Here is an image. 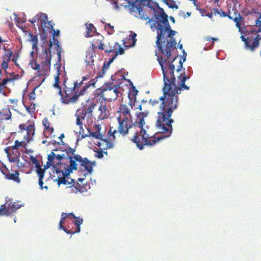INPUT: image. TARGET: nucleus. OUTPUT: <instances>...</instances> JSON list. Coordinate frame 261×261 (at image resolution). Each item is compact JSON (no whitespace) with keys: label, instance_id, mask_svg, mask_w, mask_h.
I'll list each match as a JSON object with an SVG mask.
<instances>
[{"label":"nucleus","instance_id":"6ab92c4d","mask_svg":"<svg viewBox=\"0 0 261 261\" xmlns=\"http://www.w3.org/2000/svg\"><path fill=\"white\" fill-rule=\"evenodd\" d=\"M100 105L98 109V119L100 120H104L108 118L110 115V110L107 107L106 103L105 101L100 100Z\"/></svg>","mask_w":261,"mask_h":261},{"label":"nucleus","instance_id":"5fc2aeb1","mask_svg":"<svg viewBox=\"0 0 261 261\" xmlns=\"http://www.w3.org/2000/svg\"><path fill=\"white\" fill-rule=\"evenodd\" d=\"M213 14H214V12L212 11V12L208 13L207 14H205V16L212 19L213 17Z\"/></svg>","mask_w":261,"mask_h":261},{"label":"nucleus","instance_id":"3c124183","mask_svg":"<svg viewBox=\"0 0 261 261\" xmlns=\"http://www.w3.org/2000/svg\"><path fill=\"white\" fill-rule=\"evenodd\" d=\"M61 229H62L63 231H64L65 232H66L67 234H74L75 233V230L74 231H72V230H68L66 229L65 227H63V228H60Z\"/></svg>","mask_w":261,"mask_h":261},{"label":"nucleus","instance_id":"c756f323","mask_svg":"<svg viewBox=\"0 0 261 261\" xmlns=\"http://www.w3.org/2000/svg\"><path fill=\"white\" fill-rule=\"evenodd\" d=\"M213 11L215 15L218 14L221 17H227L229 19H232V16H231L229 13L223 11L222 9H218L217 8H213Z\"/></svg>","mask_w":261,"mask_h":261},{"label":"nucleus","instance_id":"393cba45","mask_svg":"<svg viewBox=\"0 0 261 261\" xmlns=\"http://www.w3.org/2000/svg\"><path fill=\"white\" fill-rule=\"evenodd\" d=\"M236 17H232V19H230V20H233L236 23V26L239 30V32L241 33L242 34L243 33L242 31V28L241 27L242 22L244 20V18L241 16L240 14L239 13H235Z\"/></svg>","mask_w":261,"mask_h":261},{"label":"nucleus","instance_id":"aec40b11","mask_svg":"<svg viewBox=\"0 0 261 261\" xmlns=\"http://www.w3.org/2000/svg\"><path fill=\"white\" fill-rule=\"evenodd\" d=\"M42 124L44 127V134L46 138L51 137V135L54 132V129L50 126L48 119L45 118L42 120Z\"/></svg>","mask_w":261,"mask_h":261},{"label":"nucleus","instance_id":"20e7f679","mask_svg":"<svg viewBox=\"0 0 261 261\" xmlns=\"http://www.w3.org/2000/svg\"><path fill=\"white\" fill-rule=\"evenodd\" d=\"M129 102L127 104H121L117 111L118 116L117 120L118 123L117 129L113 127H110L108 134L110 137L112 136L113 139H116V135L119 134L122 136L128 135L130 130L133 128L134 124L132 120L130 110L133 108L132 99L128 96Z\"/></svg>","mask_w":261,"mask_h":261},{"label":"nucleus","instance_id":"4d7b16f0","mask_svg":"<svg viewBox=\"0 0 261 261\" xmlns=\"http://www.w3.org/2000/svg\"><path fill=\"white\" fill-rule=\"evenodd\" d=\"M9 101L11 103L16 104L17 101H18V100L16 99H10Z\"/></svg>","mask_w":261,"mask_h":261},{"label":"nucleus","instance_id":"39448f33","mask_svg":"<svg viewBox=\"0 0 261 261\" xmlns=\"http://www.w3.org/2000/svg\"><path fill=\"white\" fill-rule=\"evenodd\" d=\"M89 79V76H85L83 77L81 82H74L73 86L71 87H68L66 85V81L64 82V91L66 93V96L64 97V101L66 104L76 103L79 100L80 96L84 95L86 91L90 86L95 85L96 82L94 81V80L84 84V82Z\"/></svg>","mask_w":261,"mask_h":261},{"label":"nucleus","instance_id":"7c9ffc66","mask_svg":"<svg viewBox=\"0 0 261 261\" xmlns=\"http://www.w3.org/2000/svg\"><path fill=\"white\" fill-rule=\"evenodd\" d=\"M75 220L73 221V223L76 225L75 232H79L81 230V225L83 223V219L79 217L75 218Z\"/></svg>","mask_w":261,"mask_h":261},{"label":"nucleus","instance_id":"6e6552de","mask_svg":"<svg viewBox=\"0 0 261 261\" xmlns=\"http://www.w3.org/2000/svg\"><path fill=\"white\" fill-rule=\"evenodd\" d=\"M120 87L112 83L106 84L99 92L95 94L97 101L102 100L112 101L117 99L120 93Z\"/></svg>","mask_w":261,"mask_h":261},{"label":"nucleus","instance_id":"4c0bfd02","mask_svg":"<svg viewBox=\"0 0 261 261\" xmlns=\"http://www.w3.org/2000/svg\"><path fill=\"white\" fill-rule=\"evenodd\" d=\"M103 40V37L102 36H99V38H98L96 41V43L98 44L97 48L101 50H105L106 48L104 47V44L102 42V40Z\"/></svg>","mask_w":261,"mask_h":261},{"label":"nucleus","instance_id":"052dcab7","mask_svg":"<svg viewBox=\"0 0 261 261\" xmlns=\"http://www.w3.org/2000/svg\"><path fill=\"white\" fill-rule=\"evenodd\" d=\"M117 56L115 55L113 57H112V58H110L108 61V62L111 64L113 61V60H114V59Z\"/></svg>","mask_w":261,"mask_h":261},{"label":"nucleus","instance_id":"0eeeda50","mask_svg":"<svg viewBox=\"0 0 261 261\" xmlns=\"http://www.w3.org/2000/svg\"><path fill=\"white\" fill-rule=\"evenodd\" d=\"M69 161L66 163L68 168L67 174L71 173L73 170L79 169L80 171H86L91 173L93 170V164L87 158H82L79 154H76L72 157H69Z\"/></svg>","mask_w":261,"mask_h":261},{"label":"nucleus","instance_id":"58836bf2","mask_svg":"<svg viewBox=\"0 0 261 261\" xmlns=\"http://www.w3.org/2000/svg\"><path fill=\"white\" fill-rule=\"evenodd\" d=\"M75 183L73 181V182L72 184L69 185V188L70 189L71 193H77V192H80L79 187L77 185V183L76 185H74Z\"/></svg>","mask_w":261,"mask_h":261},{"label":"nucleus","instance_id":"8fccbe9b","mask_svg":"<svg viewBox=\"0 0 261 261\" xmlns=\"http://www.w3.org/2000/svg\"><path fill=\"white\" fill-rule=\"evenodd\" d=\"M60 34V31L59 30H57V31H55L54 30V31H53V41H55V40H58V39H56L55 38V37H58Z\"/></svg>","mask_w":261,"mask_h":261},{"label":"nucleus","instance_id":"72a5a7b5","mask_svg":"<svg viewBox=\"0 0 261 261\" xmlns=\"http://www.w3.org/2000/svg\"><path fill=\"white\" fill-rule=\"evenodd\" d=\"M163 2L168 6L169 8L178 9V7L173 0H163Z\"/></svg>","mask_w":261,"mask_h":261},{"label":"nucleus","instance_id":"09e8293b","mask_svg":"<svg viewBox=\"0 0 261 261\" xmlns=\"http://www.w3.org/2000/svg\"><path fill=\"white\" fill-rule=\"evenodd\" d=\"M20 77V76L18 74H15L14 75V76L11 77V78H7V79H4V80H8V83L9 82H11V81H15V80H17L19 79V78Z\"/></svg>","mask_w":261,"mask_h":261},{"label":"nucleus","instance_id":"e433bc0d","mask_svg":"<svg viewBox=\"0 0 261 261\" xmlns=\"http://www.w3.org/2000/svg\"><path fill=\"white\" fill-rule=\"evenodd\" d=\"M24 106L29 113L32 114L35 112L36 109V105L35 103H32L29 106H27L24 105Z\"/></svg>","mask_w":261,"mask_h":261},{"label":"nucleus","instance_id":"774afa93","mask_svg":"<svg viewBox=\"0 0 261 261\" xmlns=\"http://www.w3.org/2000/svg\"><path fill=\"white\" fill-rule=\"evenodd\" d=\"M3 49H4V50H5V51H8V53H9V51H8L9 50L7 49H6V47H5V46H4V47H3Z\"/></svg>","mask_w":261,"mask_h":261},{"label":"nucleus","instance_id":"423d86ee","mask_svg":"<svg viewBox=\"0 0 261 261\" xmlns=\"http://www.w3.org/2000/svg\"><path fill=\"white\" fill-rule=\"evenodd\" d=\"M261 32V28L257 30L251 29L250 30H246L240 37L241 40L244 43V48L254 52L258 48L260 44L261 36L258 34Z\"/></svg>","mask_w":261,"mask_h":261},{"label":"nucleus","instance_id":"e2e57ef3","mask_svg":"<svg viewBox=\"0 0 261 261\" xmlns=\"http://www.w3.org/2000/svg\"><path fill=\"white\" fill-rule=\"evenodd\" d=\"M169 19H170V20L173 22V23H175V19L173 17V16H170L169 17Z\"/></svg>","mask_w":261,"mask_h":261},{"label":"nucleus","instance_id":"7ed1b4c3","mask_svg":"<svg viewBox=\"0 0 261 261\" xmlns=\"http://www.w3.org/2000/svg\"><path fill=\"white\" fill-rule=\"evenodd\" d=\"M148 115L147 112H140L137 114V119L135 124H134L133 128L138 126L139 130L134 133V135L130 140L136 144L138 148L142 150L146 145L152 146L160 141L164 139L166 137V134H162L161 136H153L149 137V135L146 133V130L143 128V125L145 124L144 118Z\"/></svg>","mask_w":261,"mask_h":261},{"label":"nucleus","instance_id":"37998d69","mask_svg":"<svg viewBox=\"0 0 261 261\" xmlns=\"http://www.w3.org/2000/svg\"><path fill=\"white\" fill-rule=\"evenodd\" d=\"M66 218H67V215L66 214V213H62L61 214V217L60 221L59 222V228L60 229L62 227L63 228V227H64L63 226V224H64L65 220H66Z\"/></svg>","mask_w":261,"mask_h":261},{"label":"nucleus","instance_id":"f8f14e48","mask_svg":"<svg viewBox=\"0 0 261 261\" xmlns=\"http://www.w3.org/2000/svg\"><path fill=\"white\" fill-rule=\"evenodd\" d=\"M75 149L69 146H68L61 153L56 154L51 151L50 154L48 155V167L51 165V163H60L61 162L66 165V163H68L69 161V157H72L75 155Z\"/></svg>","mask_w":261,"mask_h":261},{"label":"nucleus","instance_id":"ea45409f","mask_svg":"<svg viewBox=\"0 0 261 261\" xmlns=\"http://www.w3.org/2000/svg\"><path fill=\"white\" fill-rule=\"evenodd\" d=\"M103 149H102L101 148V147H100V149L97 150V151H96V154H95V157L98 158V159H101L102 158L103 156V154H106V155L108 154V152L107 151H103Z\"/></svg>","mask_w":261,"mask_h":261},{"label":"nucleus","instance_id":"2f4dec72","mask_svg":"<svg viewBox=\"0 0 261 261\" xmlns=\"http://www.w3.org/2000/svg\"><path fill=\"white\" fill-rule=\"evenodd\" d=\"M102 22L105 24V30L107 32L109 35H112L115 32L114 27L111 25L110 23H106L102 21Z\"/></svg>","mask_w":261,"mask_h":261},{"label":"nucleus","instance_id":"dca6fc26","mask_svg":"<svg viewBox=\"0 0 261 261\" xmlns=\"http://www.w3.org/2000/svg\"><path fill=\"white\" fill-rule=\"evenodd\" d=\"M47 20L48 16L47 14L43 13L37 14L32 20H29V21L32 23H34L37 21L40 22V27L39 28V30L41 33V38L43 40L47 38V34H46L45 27H46V21Z\"/></svg>","mask_w":261,"mask_h":261},{"label":"nucleus","instance_id":"cd10ccee","mask_svg":"<svg viewBox=\"0 0 261 261\" xmlns=\"http://www.w3.org/2000/svg\"><path fill=\"white\" fill-rule=\"evenodd\" d=\"M22 140L19 141L18 140H15L14 142V145L12 146V149L18 150L20 148H22L25 149L27 147V145L28 143H30V141H28V142L24 140V138H22Z\"/></svg>","mask_w":261,"mask_h":261},{"label":"nucleus","instance_id":"1a4fd4ad","mask_svg":"<svg viewBox=\"0 0 261 261\" xmlns=\"http://www.w3.org/2000/svg\"><path fill=\"white\" fill-rule=\"evenodd\" d=\"M53 45V41H50L48 48H44L42 51V60L40 65L35 62L32 65V67L35 70H38L37 74L39 76L45 75L50 69L51 65V55L50 48Z\"/></svg>","mask_w":261,"mask_h":261},{"label":"nucleus","instance_id":"c85d7f7f","mask_svg":"<svg viewBox=\"0 0 261 261\" xmlns=\"http://www.w3.org/2000/svg\"><path fill=\"white\" fill-rule=\"evenodd\" d=\"M86 25L87 31L85 36L87 38L92 37L96 32V28L92 23L86 24Z\"/></svg>","mask_w":261,"mask_h":261},{"label":"nucleus","instance_id":"de8ad7c7","mask_svg":"<svg viewBox=\"0 0 261 261\" xmlns=\"http://www.w3.org/2000/svg\"><path fill=\"white\" fill-rule=\"evenodd\" d=\"M132 35L131 36L132 37V43L129 46H134L135 45V43L137 41V39L136 38V37L137 36V34L135 33H132Z\"/></svg>","mask_w":261,"mask_h":261},{"label":"nucleus","instance_id":"f257e3e1","mask_svg":"<svg viewBox=\"0 0 261 261\" xmlns=\"http://www.w3.org/2000/svg\"><path fill=\"white\" fill-rule=\"evenodd\" d=\"M161 54V56H159L155 53L163 74V95L157 99H150L149 103L152 107H159V111L157 113L155 122V126L159 132L166 134V137H170L173 130L172 124L174 122L171 116L178 105L177 95L180 93L181 90L189 89V87L185 84L189 77L186 75L182 69V63L180 60L176 70L177 77L180 81L176 84L174 74L175 66L173 63L177 56L173 57L172 54L170 56L166 54Z\"/></svg>","mask_w":261,"mask_h":261},{"label":"nucleus","instance_id":"a878e982","mask_svg":"<svg viewBox=\"0 0 261 261\" xmlns=\"http://www.w3.org/2000/svg\"><path fill=\"white\" fill-rule=\"evenodd\" d=\"M85 178H79L78 179L79 181L82 184L81 185V184H79L78 182H77V185L79 187V190L80 193L86 192L91 188L90 183L87 181L85 182Z\"/></svg>","mask_w":261,"mask_h":261},{"label":"nucleus","instance_id":"f3484780","mask_svg":"<svg viewBox=\"0 0 261 261\" xmlns=\"http://www.w3.org/2000/svg\"><path fill=\"white\" fill-rule=\"evenodd\" d=\"M30 159L32 163L35 165V167L36 168L35 172L37 174L38 176L39 177L38 184L40 186V188L41 189H45L46 190H47V186H43V179L45 176V168L42 169L41 166L39 164L38 160L35 157L31 156Z\"/></svg>","mask_w":261,"mask_h":261},{"label":"nucleus","instance_id":"69168bd1","mask_svg":"<svg viewBox=\"0 0 261 261\" xmlns=\"http://www.w3.org/2000/svg\"><path fill=\"white\" fill-rule=\"evenodd\" d=\"M194 6L196 7V9L197 10H198V11L200 9V8H199V6H198L197 4H196V6Z\"/></svg>","mask_w":261,"mask_h":261},{"label":"nucleus","instance_id":"680f3d73","mask_svg":"<svg viewBox=\"0 0 261 261\" xmlns=\"http://www.w3.org/2000/svg\"><path fill=\"white\" fill-rule=\"evenodd\" d=\"M208 40H212L213 41H217L218 39V38H213V37H209L208 39H207Z\"/></svg>","mask_w":261,"mask_h":261},{"label":"nucleus","instance_id":"a18cd8bd","mask_svg":"<svg viewBox=\"0 0 261 261\" xmlns=\"http://www.w3.org/2000/svg\"><path fill=\"white\" fill-rule=\"evenodd\" d=\"M37 88V87H36L34 89V90L29 94L28 96H29V99L30 100H35V98H36L35 90Z\"/></svg>","mask_w":261,"mask_h":261},{"label":"nucleus","instance_id":"b1692460","mask_svg":"<svg viewBox=\"0 0 261 261\" xmlns=\"http://www.w3.org/2000/svg\"><path fill=\"white\" fill-rule=\"evenodd\" d=\"M12 113L9 107H6L0 110V118L2 120H9L11 119Z\"/></svg>","mask_w":261,"mask_h":261},{"label":"nucleus","instance_id":"c03bdc74","mask_svg":"<svg viewBox=\"0 0 261 261\" xmlns=\"http://www.w3.org/2000/svg\"><path fill=\"white\" fill-rule=\"evenodd\" d=\"M31 42L32 43V47L33 48H34L37 47L38 44V38L36 36H34L33 35H31Z\"/></svg>","mask_w":261,"mask_h":261},{"label":"nucleus","instance_id":"bf43d9fd","mask_svg":"<svg viewBox=\"0 0 261 261\" xmlns=\"http://www.w3.org/2000/svg\"><path fill=\"white\" fill-rule=\"evenodd\" d=\"M47 159H48V158ZM48 161H49L48 160H47V162H46V165H44V168H42V169H45V170H46L47 168L50 167L51 166L53 167V165H49V166L48 167V164H48Z\"/></svg>","mask_w":261,"mask_h":261},{"label":"nucleus","instance_id":"49530a36","mask_svg":"<svg viewBox=\"0 0 261 261\" xmlns=\"http://www.w3.org/2000/svg\"><path fill=\"white\" fill-rule=\"evenodd\" d=\"M138 92V91L136 89V88L134 87H133L132 90V91H131V94H129L128 96L129 95L130 96L131 95H132V98H134L135 99H136V95L137 94ZM130 98H131V97H130Z\"/></svg>","mask_w":261,"mask_h":261},{"label":"nucleus","instance_id":"603ef678","mask_svg":"<svg viewBox=\"0 0 261 261\" xmlns=\"http://www.w3.org/2000/svg\"><path fill=\"white\" fill-rule=\"evenodd\" d=\"M179 13H182L183 14L185 15V16H184V18H186L187 17H189L191 15V13L189 12H187L185 14L184 12L180 11Z\"/></svg>","mask_w":261,"mask_h":261},{"label":"nucleus","instance_id":"473e14b6","mask_svg":"<svg viewBox=\"0 0 261 261\" xmlns=\"http://www.w3.org/2000/svg\"><path fill=\"white\" fill-rule=\"evenodd\" d=\"M110 65V64L108 62H104V63L103 64L102 69L101 70V71L100 72H99L98 73L96 77L100 78V77H103L106 72V71L109 68Z\"/></svg>","mask_w":261,"mask_h":261},{"label":"nucleus","instance_id":"6e6d98bb","mask_svg":"<svg viewBox=\"0 0 261 261\" xmlns=\"http://www.w3.org/2000/svg\"><path fill=\"white\" fill-rule=\"evenodd\" d=\"M67 218L69 216H71L73 218H76V217L73 214V213H66Z\"/></svg>","mask_w":261,"mask_h":261},{"label":"nucleus","instance_id":"a19ab883","mask_svg":"<svg viewBox=\"0 0 261 261\" xmlns=\"http://www.w3.org/2000/svg\"><path fill=\"white\" fill-rule=\"evenodd\" d=\"M45 29L46 30V32L47 31H48L50 33L53 32V31H54V27H53V24L51 23V21H46V27H45ZM46 34H47L46 33Z\"/></svg>","mask_w":261,"mask_h":261},{"label":"nucleus","instance_id":"2eb2a0df","mask_svg":"<svg viewBox=\"0 0 261 261\" xmlns=\"http://www.w3.org/2000/svg\"><path fill=\"white\" fill-rule=\"evenodd\" d=\"M21 206L18 202H13L7 198L5 203L0 206V216H9L15 213Z\"/></svg>","mask_w":261,"mask_h":261},{"label":"nucleus","instance_id":"4468645a","mask_svg":"<svg viewBox=\"0 0 261 261\" xmlns=\"http://www.w3.org/2000/svg\"><path fill=\"white\" fill-rule=\"evenodd\" d=\"M95 131L94 132H90V136H92L96 139H99L100 141L97 144V145L101 147L102 149H108L112 148L114 147L113 143L112 142V139L114 140L113 137H110V135L108 134L109 137L108 139H102V135L100 133L101 126L99 124L94 125Z\"/></svg>","mask_w":261,"mask_h":261},{"label":"nucleus","instance_id":"13d9d810","mask_svg":"<svg viewBox=\"0 0 261 261\" xmlns=\"http://www.w3.org/2000/svg\"><path fill=\"white\" fill-rule=\"evenodd\" d=\"M5 151L7 153V156L10 155V152H9V147H6L5 149Z\"/></svg>","mask_w":261,"mask_h":261},{"label":"nucleus","instance_id":"bb28decb","mask_svg":"<svg viewBox=\"0 0 261 261\" xmlns=\"http://www.w3.org/2000/svg\"><path fill=\"white\" fill-rule=\"evenodd\" d=\"M59 72H58V74L55 76V82L54 84V87L59 89L58 93L61 97V101L62 103L66 104L64 101V97L66 96V93L64 92L65 94H63L61 88L59 85Z\"/></svg>","mask_w":261,"mask_h":261},{"label":"nucleus","instance_id":"c9c22d12","mask_svg":"<svg viewBox=\"0 0 261 261\" xmlns=\"http://www.w3.org/2000/svg\"><path fill=\"white\" fill-rule=\"evenodd\" d=\"M8 160L10 162L12 163H16L19 162V153L17 152V154H10L9 156H8Z\"/></svg>","mask_w":261,"mask_h":261},{"label":"nucleus","instance_id":"a211bd4d","mask_svg":"<svg viewBox=\"0 0 261 261\" xmlns=\"http://www.w3.org/2000/svg\"><path fill=\"white\" fill-rule=\"evenodd\" d=\"M246 16L248 20L247 21L252 26H256L258 29L261 28V13L257 12L255 9L247 12Z\"/></svg>","mask_w":261,"mask_h":261},{"label":"nucleus","instance_id":"f03ea898","mask_svg":"<svg viewBox=\"0 0 261 261\" xmlns=\"http://www.w3.org/2000/svg\"><path fill=\"white\" fill-rule=\"evenodd\" d=\"M128 3L130 12L142 20H148V22L151 21L145 7L154 12L155 20L153 26L156 30V45L160 54L171 55L174 49H176L175 39L172 38L176 32L171 29L168 19V16L164 10L159 7L158 3L152 0H130L128 1Z\"/></svg>","mask_w":261,"mask_h":261},{"label":"nucleus","instance_id":"9b49d317","mask_svg":"<svg viewBox=\"0 0 261 261\" xmlns=\"http://www.w3.org/2000/svg\"><path fill=\"white\" fill-rule=\"evenodd\" d=\"M36 127L33 121L28 120L25 123H21L18 125V130L16 133L18 138H24V140L30 141L34 140Z\"/></svg>","mask_w":261,"mask_h":261},{"label":"nucleus","instance_id":"0e129e2a","mask_svg":"<svg viewBox=\"0 0 261 261\" xmlns=\"http://www.w3.org/2000/svg\"><path fill=\"white\" fill-rule=\"evenodd\" d=\"M65 137L64 136V134H62L59 137V138L60 139V140H62L63 138H64Z\"/></svg>","mask_w":261,"mask_h":261},{"label":"nucleus","instance_id":"4be33fe9","mask_svg":"<svg viewBox=\"0 0 261 261\" xmlns=\"http://www.w3.org/2000/svg\"><path fill=\"white\" fill-rule=\"evenodd\" d=\"M9 53H6L2 57V62L1 67L2 69L6 70L9 66V63L10 61L11 58L13 55V53L11 50H8Z\"/></svg>","mask_w":261,"mask_h":261},{"label":"nucleus","instance_id":"338daca9","mask_svg":"<svg viewBox=\"0 0 261 261\" xmlns=\"http://www.w3.org/2000/svg\"><path fill=\"white\" fill-rule=\"evenodd\" d=\"M12 61L13 62H14V63H15V64H16V59H15V58H12Z\"/></svg>","mask_w":261,"mask_h":261},{"label":"nucleus","instance_id":"864d4df0","mask_svg":"<svg viewBox=\"0 0 261 261\" xmlns=\"http://www.w3.org/2000/svg\"><path fill=\"white\" fill-rule=\"evenodd\" d=\"M198 11L199 12V13H200L201 15L202 16H204L205 15V13L206 12L205 10L204 9H200Z\"/></svg>","mask_w":261,"mask_h":261},{"label":"nucleus","instance_id":"9d476101","mask_svg":"<svg viewBox=\"0 0 261 261\" xmlns=\"http://www.w3.org/2000/svg\"><path fill=\"white\" fill-rule=\"evenodd\" d=\"M96 106V103L94 101H90L88 99L86 100V103L82 104V107L80 109L76 110L75 116L76 119V124L79 126L80 133L81 131H84L83 127V122L85 120L86 116L88 117L92 116V113Z\"/></svg>","mask_w":261,"mask_h":261},{"label":"nucleus","instance_id":"412c9836","mask_svg":"<svg viewBox=\"0 0 261 261\" xmlns=\"http://www.w3.org/2000/svg\"><path fill=\"white\" fill-rule=\"evenodd\" d=\"M105 51L106 53L110 54L111 53L115 52L116 53V56H117L118 54L122 55L124 50L123 48L121 46V45L117 42H115L114 45L113 46L112 48H107Z\"/></svg>","mask_w":261,"mask_h":261},{"label":"nucleus","instance_id":"ddd939ff","mask_svg":"<svg viewBox=\"0 0 261 261\" xmlns=\"http://www.w3.org/2000/svg\"><path fill=\"white\" fill-rule=\"evenodd\" d=\"M51 165H53L54 172H55L58 175V178L56 180L57 181L59 186L61 184L69 185L73 182V179H70V182L66 179L65 177L69 175L70 173L67 174V170L68 168L67 165L64 164L63 162H61L60 163H55V164L51 163Z\"/></svg>","mask_w":261,"mask_h":261},{"label":"nucleus","instance_id":"f704fd0d","mask_svg":"<svg viewBox=\"0 0 261 261\" xmlns=\"http://www.w3.org/2000/svg\"><path fill=\"white\" fill-rule=\"evenodd\" d=\"M55 45L56 46V50L57 51V55H58V61L59 62L61 61V51H62V47L60 46V42L58 40H55V41H53Z\"/></svg>","mask_w":261,"mask_h":261},{"label":"nucleus","instance_id":"79ce46f5","mask_svg":"<svg viewBox=\"0 0 261 261\" xmlns=\"http://www.w3.org/2000/svg\"><path fill=\"white\" fill-rule=\"evenodd\" d=\"M8 80H4L3 79L1 81H0V93H4V89L6 88V85L8 83Z\"/></svg>","mask_w":261,"mask_h":261},{"label":"nucleus","instance_id":"5701e85b","mask_svg":"<svg viewBox=\"0 0 261 261\" xmlns=\"http://www.w3.org/2000/svg\"><path fill=\"white\" fill-rule=\"evenodd\" d=\"M2 173L7 179L13 180L17 183H19L20 182V179L19 178V172L18 171H14V172L12 173H7L4 171H2Z\"/></svg>","mask_w":261,"mask_h":261}]
</instances>
